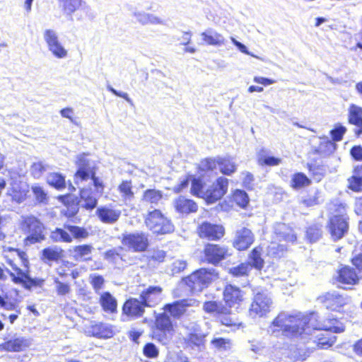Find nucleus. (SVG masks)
I'll list each match as a JSON object with an SVG mask.
<instances>
[{
    "label": "nucleus",
    "instance_id": "17",
    "mask_svg": "<svg viewBox=\"0 0 362 362\" xmlns=\"http://www.w3.org/2000/svg\"><path fill=\"white\" fill-rule=\"evenodd\" d=\"M227 252V249L225 247L214 244H207L204 248V257L209 263L216 264L225 259Z\"/></svg>",
    "mask_w": 362,
    "mask_h": 362
},
{
    "label": "nucleus",
    "instance_id": "27",
    "mask_svg": "<svg viewBox=\"0 0 362 362\" xmlns=\"http://www.w3.org/2000/svg\"><path fill=\"white\" fill-rule=\"evenodd\" d=\"M173 204L176 211L182 214L195 212L197 210V204L184 197H179L174 201Z\"/></svg>",
    "mask_w": 362,
    "mask_h": 362
},
{
    "label": "nucleus",
    "instance_id": "25",
    "mask_svg": "<svg viewBox=\"0 0 362 362\" xmlns=\"http://www.w3.org/2000/svg\"><path fill=\"white\" fill-rule=\"evenodd\" d=\"M202 40L208 45L222 46L225 44L224 37L212 28L201 33Z\"/></svg>",
    "mask_w": 362,
    "mask_h": 362
},
{
    "label": "nucleus",
    "instance_id": "59",
    "mask_svg": "<svg viewBox=\"0 0 362 362\" xmlns=\"http://www.w3.org/2000/svg\"><path fill=\"white\" fill-rule=\"evenodd\" d=\"M346 131V129L345 127L341 125L337 126L334 129L331 131V135L333 140L336 141H341Z\"/></svg>",
    "mask_w": 362,
    "mask_h": 362
},
{
    "label": "nucleus",
    "instance_id": "24",
    "mask_svg": "<svg viewBox=\"0 0 362 362\" xmlns=\"http://www.w3.org/2000/svg\"><path fill=\"white\" fill-rule=\"evenodd\" d=\"M64 15L71 16L77 10L86 6L84 0H57Z\"/></svg>",
    "mask_w": 362,
    "mask_h": 362
},
{
    "label": "nucleus",
    "instance_id": "10",
    "mask_svg": "<svg viewBox=\"0 0 362 362\" xmlns=\"http://www.w3.org/2000/svg\"><path fill=\"white\" fill-rule=\"evenodd\" d=\"M146 226L155 233L165 234L173 230V225L157 209L150 212L145 221Z\"/></svg>",
    "mask_w": 362,
    "mask_h": 362
},
{
    "label": "nucleus",
    "instance_id": "20",
    "mask_svg": "<svg viewBox=\"0 0 362 362\" xmlns=\"http://www.w3.org/2000/svg\"><path fill=\"white\" fill-rule=\"evenodd\" d=\"M162 288L160 286H149L140 293V298L144 305L152 307L157 305L162 299Z\"/></svg>",
    "mask_w": 362,
    "mask_h": 362
},
{
    "label": "nucleus",
    "instance_id": "33",
    "mask_svg": "<svg viewBox=\"0 0 362 362\" xmlns=\"http://www.w3.org/2000/svg\"><path fill=\"white\" fill-rule=\"evenodd\" d=\"M163 198V192L156 189H148L143 193L141 200L146 204L158 205Z\"/></svg>",
    "mask_w": 362,
    "mask_h": 362
},
{
    "label": "nucleus",
    "instance_id": "54",
    "mask_svg": "<svg viewBox=\"0 0 362 362\" xmlns=\"http://www.w3.org/2000/svg\"><path fill=\"white\" fill-rule=\"evenodd\" d=\"M90 284H92L94 290L96 293H98V291L103 288L105 280L102 276L96 275V274H91L90 276Z\"/></svg>",
    "mask_w": 362,
    "mask_h": 362
},
{
    "label": "nucleus",
    "instance_id": "13",
    "mask_svg": "<svg viewBox=\"0 0 362 362\" xmlns=\"http://www.w3.org/2000/svg\"><path fill=\"white\" fill-rule=\"evenodd\" d=\"M122 244L134 252L145 251L148 247V238L144 233H131L123 237Z\"/></svg>",
    "mask_w": 362,
    "mask_h": 362
},
{
    "label": "nucleus",
    "instance_id": "29",
    "mask_svg": "<svg viewBox=\"0 0 362 362\" xmlns=\"http://www.w3.org/2000/svg\"><path fill=\"white\" fill-rule=\"evenodd\" d=\"M133 187L130 180H123L117 187V191L122 200L126 204L130 202L134 198Z\"/></svg>",
    "mask_w": 362,
    "mask_h": 362
},
{
    "label": "nucleus",
    "instance_id": "56",
    "mask_svg": "<svg viewBox=\"0 0 362 362\" xmlns=\"http://www.w3.org/2000/svg\"><path fill=\"white\" fill-rule=\"evenodd\" d=\"M187 267V263L184 260L175 259L170 265L172 274H178L182 272Z\"/></svg>",
    "mask_w": 362,
    "mask_h": 362
},
{
    "label": "nucleus",
    "instance_id": "58",
    "mask_svg": "<svg viewBox=\"0 0 362 362\" xmlns=\"http://www.w3.org/2000/svg\"><path fill=\"white\" fill-rule=\"evenodd\" d=\"M144 354L148 358H156L158 355V350L153 344L148 343L144 348Z\"/></svg>",
    "mask_w": 362,
    "mask_h": 362
},
{
    "label": "nucleus",
    "instance_id": "18",
    "mask_svg": "<svg viewBox=\"0 0 362 362\" xmlns=\"http://www.w3.org/2000/svg\"><path fill=\"white\" fill-rule=\"evenodd\" d=\"M255 237L251 230L242 228L236 231L233 245L239 250L247 249L254 242Z\"/></svg>",
    "mask_w": 362,
    "mask_h": 362
},
{
    "label": "nucleus",
    "instance_id": "7",
    "mask_svg": "<svg viewBox=\"0 0 362 362\" xmlns=\"http://www.w3.org/2000/svg\"><path fill=\"white\" fill-rule=\"evenodd\" d=\"M273 300L271 296L266 292L257 293L250 304L249 315L252 317H263L267 316L272 310Z\"/></svg>",
    "mask_w": 362,
    "mask_h": 362
},
{
    "label": "nucleus",
    "instance_id": "50",
    "mask_svg": "<svg viewBox=\"0 0 362 362\" xmlns=\"http://www.w3.org/2000/svg\"><path fill=\"white\" fill-rule=\"evenodd\" d=\"M211 343L214 347L220 350H227L230 349L231 346V343L229 339L221 337L214 338Z\"/></svg>",
    "mask_w": 362,
    "mask_h": 362
},
{
    "label": "nucleus",
    "instance_id": "34",
    "mask_svg": "<svg viewBox=\"0 0 362 362\" xmlns=\"http://www.w3.org/2000/svg\"><path fill=\"white\" fill-rule=\"evenodd\" d=\"M46 180L49 185L58 190H62L66 187L65 177L59 173H51L48 174Z\"/></svg>",
    "mask_w": 362,
    "mask_h": 362
},
{
    "label": "nucleus",
    "instance_id": "6",
    "mask_svg": "<svg viewBox=\"0 0 362 362\" xmlns=\"http://www.w3.org/2000/svg\"><path fill=\"white\" fill-rule=\"evenodd\" d=\"M334 214L329 219L328 228L332 238L334 240L341 239L348 230V223L346 221V206L341 204L335 210Z\"/></svg>",
    "mask_w": 362,
    "mask_h": 362
},
{
    "label": "nucleus",
    "instance_id": "40",
    "mask_svg": "<svg viewBox=\"0 0 362 362\" xmlns=\"http://www.w3.org/2000/svg\"><path fill=\"white\" fill-rule=\"evenodd\" d=\"M310 183V180L302 173L294 174L291 179V187L295 189L308 186Z\"/></svg>",
    "mask_w": 362,
    "mask_h": 362
},
{
    "label": "nucleus",
    "instance_id": "4",
    "mask_svg": "<svg viewBox=\"0 0 362 362\" xmlns=\"http://www.w3.org/2000/svg\"><path fill=\"white\" fill-rule=\"evenodd\" d=\"M9 264L12 267V270L6 269V272L9 274L12 281L16 284H20L28 290L33 288H42L44 286L45 280L40 278H31L29 276L28 270H23L18 268L13 261L9 260Z\"/></svg>",
    "mask_w": 362,
    "mask_h": 362
},
{
    "label": "nucleus",
    "instance_id": "48",
    "mask_svg": "<svg viewBox=\"0 0 362 362\" xmlns=\"http://www.w3.org/2000/svg\"><path fill=\"white\" fill-rule=\"evenodd\" d=\"M54 282L55 284L57 293L59 296H65L70 293L71 287L69 284L60 281L58 278H54Z\"/></svg>",
    "mask_w": 362,
    "mask_h": 362
},
{
    "label": "nucleus",
    "instance_id": "35",
    "mask_svg": "<svg viewBox=\"0 0 362 362\" xmlns=\"http://www.w3.org/2000/svg\"><path fill=\"white\" fill-rule=\"evenodd\" d=\"M349 185L354 191H362V166L355 169L354 175L349 179Z\"/></svg>",
    "mask_w": 362,
    "mask_h": 362
},
{
    "label": "nucleus",
    "instance_id": "23",
    "mask_svg": "<svg viewBox=\"0 0 362 362\" xmlns=\"http://www.w3.org/2000/svg\"><path fill=\"white\" fill-rule=\"evenodd\" d=\"M275 238L277 240H282L286 242L293 243L296 240V236L293 230L285 223H278L274 226Z\"/></svg>",
    "mask_w": 362,
    "mask_h": 362
},
{
    "label": "nucleus",
    "instance_id": "53",
    "mask_svg": "<svg viewBox=\"0 0 362 362\" xmlns=\"http://www.w3.org/2000/svg\"><path fill=\"white\" fill-rule=\"evenodd\" d=\"M359 229L362 230V221L359 223ZM352 262L358 269L360 278H362V244L360 246V252L352 259Z\"/></svg>",
    "mask_w": 362,
    "mask_h": 362
},
{
    "label": "nucleus",
    "instance_id": "32",
    "mask_svg": "<svg viewBox=\"0 0 362 362\" xmlns=\"http://www.w3.org/2000/svg\"><path fill=\"white\" fill-rule=\"evenodd\" d=\"M349 122L358 127H362V107L351 104L349 109Z\"/></svg>",
    "mask_w": 362,
    "mask_h": 362
},
{
    "label": "nucleus",
    "instance_id": "28",
    "mask_svg": "<svg viewBox=\"0 0 362 362\" xmlns=\"http://www.w3.org/2000/svg\"><path fill=\"white\" fill-rule=\"evenodd\" d=\"M337 279L342 284L352 285L357 282L358 277L352 269L344 267L339 270Z\"/></svg>",
    "mask_w": 362,
    "mask_h": 362
},
{
    "label": "nucleus",
    "instance_id": "22",
    "mask_svg": "<svg viewBox=\"0 0 362 362\" xmlns=\"http://www.w3.org/2000/svg\"><path fill=\"white\" fill-rule=\"evenodd\" d=\"M30 341L24 337H18L0 344V351L20 352L30 346Z\"/></svg>",
    "mask_w": 362,
    "mask_h": 362
},
{
    "label": "nucleus",
    "instance_id": "36",
    "mask_svg": "<svg viewBox=\"0 0 362 362\" xmlns=\"http://www.w3.org/2000/svg\"><path fill=\"white\" fill-rule=\"evenodd\" d=\"M203 309L205 312L211 314H228L229 309L216 301H208L204 303Z\"/></svg>",
    "mask_w": 362,
    "mask_h": 362
},
{
    "label": "nucleus",
    "instance_id": "9",
    "mask_svg": "<svg viewBox=\"0 0 362 362\" xmlns=\"http://www.w3.org/2000/svg\"><path fill=\"white\" fill-rule=\"evenodd\" d=\"M212 281V273L206 269H200L182 279L179 286L186 285L192 292H199Z\"/></svg>",
    "mask_w": 362,
    "mask_h": 362
},
{
    "label": "nucleus",
    "instance_id": "12",
    "mask_svg": "<svg viewBox=\"0 0 362 362\" xmlns=\"http://www.w3.org/2000/svg\"><path fill=\"white\" fill-rule=\"evenodd\" d=\"M198 233L202 238L218 240L224 235L225 229L221 225L205 221L199 225Z\"/></svg>",
    "mask_w": 362,
    "mask_h": 362
},
{
    "label": "nucleus",
    "instance_id": "42",
    "mask_svg": "<svg viewBox=\"0 0 362 362\" xmlns=\"http://www.w3.org/2000/svg\"><path fill=\"white\" fill-rule=\"evenodd\" d=\"M93 329V334L98 337L110 338L113 334L111 327L105 324H104V325L102 324L97 325Z\"/></svg>",
    "mask_w": 362,
    "mask_h": 362
},
{
    "label": "nucleus",
    "instance_id": "5",
    "mask_svg": "<svg viewBox=\"0 0 362 362\" xmlns=\"http://www.w3.org/2000/svg\"><path fill=\"white\" fill-rule=\"evenodd\" d=\"M21 227L24 233L28 235L26 240L30 243H38L45 239V226L36 217H23Z\"/></svg>",
    "mask_w": 362,
    "mask_h": 362
},
{
    "label": "nucleus",
    "instance_id": "1",
    "mask_svg": "<svg viewBox=\"0 0 362 362\" xmlns=\"http://www.w3.org/2000/svg\"><path fill=\"white\" fill-rule=\"evenodd\" d=\"M331 331L335 333L344 332V327L337 319L319 321L316 313L305 315L300 312L281 313L268 327V332L278 335L280 332L286 336L297 337L311 334V329Z\"/></svg>",
    "mask_w": 362,
    "mask_h": 362
},
{
    "label": "nucleus",
    "instance_id": "61",
    "mask_svg": "<svg viewBox=\"0 0 362 362\" xmlns=\"http://www.w3.org/2000/svg\"><path fill=\"white\" fill-rule=\"evenodd\" d=\"M230 40L231 42L238 47V49L243 53L245 54H247V55H250L253 57H255L257 59H262L260 57L252 54L251 52H250L247 48V47L242 44L241 42H238V40H236L233 37H230Z\"/></svg>",
    "mask_w": 362,
    "mask_h": 362
},
{
    "label": "nucleus",
    "instance_id": "45",
    "mask_svg": "<svg viewBox=\"0 0 362 362\" xmlns=\"http://www.w3.org/2000/svg\"><path fill=\"white\" fill-rule=\"evenodd\" d=\"M251 269L252 266L250 263H242L230 269V273L234 276H243L247 275Z\"/></svg>",
    "mask_w": 362,
    "mask_h": 362
},
{
    "label": "nucleus",
    "instance_id": "55",
    "mask_svg": "<svg viewBox=\"0 0 362 362\" xmlns=\"http://www.w3.org/2000/svg\"><path fill=\"white\" fill-rule=\"evenodd\" d=\"M43 257L51 261H56L60 257V252L54 248H45L42 250Z\"/></svg>",
    "mask_w": 362,
    "mask_h": 362
},
{
    "label": "nucleus",
    "instance_id": "47",
    "mask_svg": "<svg viewBox=\"0 0 362 362\" xmlns=\"http://www.w3.org/2000/svg\"><path fill=\"white\" fill-rule=\"evenodd\" d=\"M286 250L284 245L272 243L268 247V254L274 257H280Z\"/></svg>",
    "mask_w": 362,
    "mask_h": 362
},
{
    "label": "nucleus",
    "instance_id": "37",
    "mask_svg": "<svg viewBox=\"0 0 362 362\" xmlns=\"http://www.w3.org/2000/svg\"><path fill=\"white\" fill-rule=\"evenodd\" d=\"M82 206L87 209H93L97 205V198L91 195L88 189H83L81 191Z\"/></svg>",
    "mask_w": 362,
    "mask_h": 362
},
{
    "label": "nucleus",
    "instance_id": "52",
    "mask_svg": "<svg viewBox=\"0 0 362 362\" xmlns=\"http://www.w3.org/2000/svg\"><path fill=\"white\" fill-rule=\"evenodd\" d=\"M321 235V229L316 225L310 226L307 230V237L310 242H316L320 239Z\"/></svg>",
    "mask_w": 362,
    "mask_h": 362
},
{
    "label": "nucleus",
    "instance_id": "62",
    "mask_svg": "<svg viewBox=\"0 0 362 362\" xmlns=\"http://www.w3.org/2000/svg\"><path fill=\"white\" fill-rule=\"evenodd\" d=\"M0 306L7 310H13L16 309V304L7 300V297L4 298L0 296Z\"/></svg>",
    "mask_w": 362,
    "mask_h": 362
},
{
    "label": "nucleus",
    "instance_id": "44",
    "mask_svg": "<svg viewBox=\"0 0 362 362\" xmlns=\"http://www.w3.org/2000/svg\"><path fill=\"white\" fill-rule=\"evenodd\" d=\"M233 200L241 208L245 207L249 202V198L246 192L239 189H237L233 193Z\"/></svg>",
    "mask_w": 362,
    "mask_h": 362
},
{
    "label": "nucleus",
    "instance_id": "11",
    "mask_svg": "<svg viewBox=\"0 0 362 362\" xmlns=\"http://www.w3.org/2000/svg\"><path fill=\"white\" fill-rule=\"evenodd\" d=\"M43 38L48 50L57 59H65L68 56V50L60 42L57 33L52 29H46L43 33Z\"/></svg>",
    "mask_w": 362,
    "mask_h": 362
},
{
    "label": "nucleus",
    "instance_id": "30",
    "mask_svg": "<svg viewBox=\"0 0 362 362\" xmlns=\"http://www.w3.org/2000/svg\"><path fill=\"white\" fill-rule=\"evenodd\" d=\"M100 303L105 312L114 313L117 311V300L109 292L100 295Z\"/></svg>",
    "mask_w": 362,
    "mask_h": 362
},
{
    "label": "nucleus",
    "instance_id": "60",
    "mask_svg": "<svg viewBox=\"0 0 362 362\" xmlns=\"http://www.w3.org/2000/svg\"><path fill=\"white\" fill-rule=\"evenodd\" d=\"M230 40L231 42L238 47V49L243 53L245 54H247V55H250L253 57H255L257 59H262L260 57L252 54L251 52H250L247 48V47L242 44L241 42H238V40H236L233 37H230Z\"/></svg>",
    "mask_w": 362,
    "mask_h": 362
},
{
    "label": "nucleus",
    "instance_id": "63",
    "mask_svg": "<svg viewBox=\"0 0 362 362\" xmlns=\"http://www.w3.org/2000/svg\"><path fill=\"white\" fill-rule=\"evenodd\" d=\"M334 343V340L332 338L320 337L318 339L317 346L321 349H327Z\"/></svg>",
    "mask_w": 362,
    "mask_h": 362
},
{
    "label": "nucleus",
    "instance_id": "43",
    "mask_svg": "<svg viewBox=\"0 0 362 362\" xmlns=\"http://www.w3.org/2000/svg\"><path fill=\"white\" fill-rule=\"evenodd\" d=\"M49 166L44 162L39 161L34 163L30 168L31 174L35 178H40L42 174L48 170Z\"/></svg>",
    "mask_w": 362,
    "mask_h": 362
},
{
    "label": "nucleus",
    "instance_id": "16",
    "mask_svg": "<svg viewBox=\"0 0 362 362\" xmlns=\"http://www.w3.org/2000/svg\"><path fill=\"white\" fill-rule=\"evenodd\" d=\"M199 306V301L194 299H183L177 300L172 304H167L165 310L168 312L174 317H180L189 307Z\"/></svg>",
    "mask_w": 362,
    "mask_h": 362
},
{
    "label": "nucleus",
    "instance_id": "15",
    "mask_svg": "<svg viewBox=\"0 0 362 362\" xmlns=\"http://www.w3.org/2000/svg\"><path fill=\"white\" fill-rule=\"evenodd\" d=\"M95 214L99 220L103 223L113 224L119 220L122 211L120 209L110 204L98 207Z\"/></svg>",
    "mask_w": 362,
    "mask_h": 362
},
{
    "label": "nucleus",
    "instance_id": "57",
    "mask_svg": "<svg viewBox=\"0 0 362 362\" xmlns=\"http://www.w3.org/2000/svg\"><path fill=\"white\" fill-rule=\"evenodd\" d=\"M32 191L36 198V199L40 202H44L47 199V195L45 190L38 185H34L32 187Z\"/></svg>",
    "mask_w": 362,
    "mask_h": 362
},
{
    "label": "nucleus",
    "instance_id": "14",
    "mask_svg": "<svg viewBox=\"0 0 362 362\" xmlns=\"http://www.w3.org/2000/svg\"><path fill=\"white\" fill-rule=\"evenodd\" d=\"M318 300L322 303L327 309L331 310H338L349 301V298L344 297L335 291L327 293L319 297Z\"/></svg>",
    "mask_w": 362,
    "mask_h": 362
},
{
    "label": "nucleus",
    "instance_id": "21",
    "mask_svg": "<svg viewBox=\"0 0 362 362\" xmlns=\"http://www.w3.org/2000/svg\"><path fill=\"white\" fill-rule=\"evenodd\" d=\"M143 301L139 300L137 298H130L127 300L122 308L123 314L132 318H136L142 316L144 313Z\"/></svg>",
    "mask_w": 362,
    "mask_h": 362
},
{
    "label": "nucleus",
    "instance_id": "41",
    "mask_svg": "<svg viewBox=\"0 0 362 362\" xmlns=\"http://www.w3.org/2000/svg\"><path fill=\"white\" fill-rule=\"evenodd\" d=\"M262 249L260 247H255L251 252L250 259L252 267L257 269H261L264 265V260L261 257Z\"/></svg>",
    "mask_w": 362,
    "mask_h": 362
},
{
    "label": "nucleus",
    "instance_id": "31",
    "mask_svg": "<svg viewBox=\"0 0 362 362\" xmlns=\"http://www.w3.org/2000/svg\"><path fill=\"white\" fill-rule=\"evenodd\" d=\"M93 247L90 245L75 246L73 248V256L76 260L88 261L90 259V255Z\"/></svg>",
    "mask_w": 362,
    "mask_h": 362
},
{
    "label": "nucleus",
    "instance_id": "64",
    "mask_svg": "<svg viewBox=\"0 0 362 362\" xmlns=\"http://www.w3.org/2000/svg\"><path fill=\"white\" fill-rule=\"evenodd\" d=\"M351 156L356 160H362V147L360 146H355L351 149Z\"/></svg>",
    "mask_w": 362,
    "mask_h": 362
},
{
    "label": "nucleus",
    "instance_id": "46",
    "mask_svg": "<svg viewBox=\"0 0 362 362\" xmlns=\"http://www.w3.org/2000/svg\"><path fill=\"white\" fill-rule=\"evenodd\" d=\"M64 228L70 232L75 238H86L88 236V231L76 226L65 225Z\"/></svg>",
    "mask_w": 362,
    "mask_h": 362
},
{
    "label": "nucleus",
    "instance_id": "49",
    "mask_svg": "<svg viewBox=\"0 0 362 362\" xmlns=\"http://www.w3.org/2000/svg\"><path fill=\"white\" fill-rule=\"evenodd\" d=\"M204 337L196 334H192L188 339V344L192 348L197 347L201 349L204 346Z\"/></svg>",
    "mask_w": 362,
    "mask_h": 362
},
{
    "label": "nucleus",
    "instance_id": "38",
    "mask_svg": "<svg viewBox=\"0 0 362 362\" xmlns=\"http://www.w3.org/2000/svg\"><path fill=\"white\" fill-rule=\"evenodd\" d=\"M156 325L158 329L164 332L170 333L173 329L171 320L165 313L160 315L156 318Z\"/></svg>",
    "mask_w": 362,
    "mask_h": 362
},
{
    "label": "nucleus",
    "instance_id": "51",
    "mask_svg": "<svg viewBox=\"0 0 362 362\" xmlns=\"http://www.w3.org/2000/svg\"><path fill=\"white\" fill-rule=\"evenodd\" d=\"M223 315L221 317L220 321L221 322L228 327H234V329H238L242 327V323L238 322V320L232 317L230 315L228 316L227 314H223Z\"/></svg>",
    "mask_w": 362,
    "mask_h": 362
},
{
    "label": "nucleus",
    "instance_id": "2",
    "mask_svg": "<svg viewBox=\"0 0 362 362\" xmlns=\"http://www.w3.org/2000/svg\"><path fill=\"white\" fill-rule=\"evenodd\" d=\"M228 180L223 177H220L216 182L211 186L206 187L201 180L193 179L192 182V193L204 199L207 203L211 204L219 200L227 192Z\"/></svg>",
    "mask_w": 362,
    "mask_h": 362
},
{
    "label": "nucleus",
    "instance_id": "8",
    "mask_svg": "<svg viewBox=\"0 0 362 362\" xmlns=\"http://www.w3.org/2000/svg\"><path fill=\"white\" fill-rule=\"evenodd\" d=\"M218 165L220 171L226 175H230L236 170V165L228 158H209L202 160L199 164V170L203 172H213Z\"/></svg>",
    "mask_w": 362,
    "mask_h": 362
},
{
    "label": "nucleus",
    "instance_id": "19",
    "mask_svg": "<svg viewBox=\"0 0 362 362\" xmlns=\"http://www.w3.org/2000/svg\"><path fill=\"white\" fill-rule=\"evenodd\" d=\"M226 303L230 308H238L244 299V293L238 287L232 285L226 286L223 292Z\"/></svg>",
    "mask_w": 362,
    "mask_h": 362
},
{
    "label": "nucleus",
    "instance_id": "26",
    "mask_svg": "<svg viewBox=\"0 0 362 362\" xmlns=\"http://www.w3.org/2000/svg\"><path fill=\"white\" fill-rule=\"evenodd\" d=\"M133 16L141 25H163L164 21L160 17L144 11H135Z\"/></svg>",
    "mask_w": 362,
    "mask_h": 362
},
{
    "label": "nucleus",
    "instance_id": "39",
    "mask_svg": "<svg viewBox=\"0 0 362 362\" xmlns=\"http://www.w3.org/2000/svg\"><path fill=\"white\" fill-rule=\"evenodd\" d=\"M51 239L54 242L71 243L72 238L69 233L64 229L56 228L51 233Z\"/></svg>",
    "mask_w": 362,
    "mask_h": 362
},
{
    "label": "nucleus",
    "instance_id": "3",
    "mask_svg": "<svg viewBox=\"0 0 362 362\" xmlns=\"http://www.w3.org/2000/svg\"><path fill=\"white\" fill-rule=\"evenodd\" d=\"M76 164L78 167L75 175V182L76 184L79 181H84L91 179L98 193L102 194L103 192V182L95 177L93 167L90 165L89 160L84 154L78 155L77 157Z\"/></svg>",
    "mask_w": 362,
    "mask_h": 362
}]
</instances>
